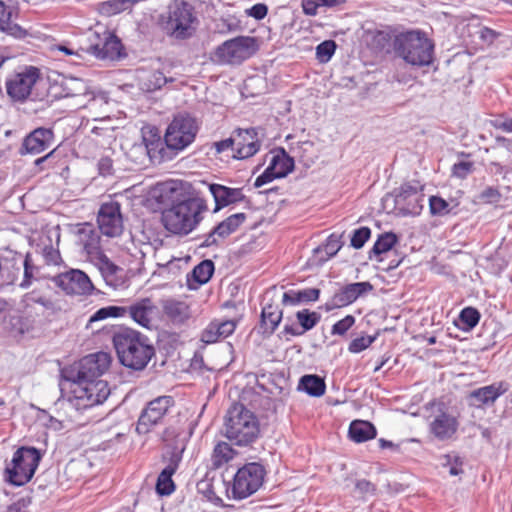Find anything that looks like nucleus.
Listing matches in <instances>:
<instances>
[{
	"mask_svg": "<svg viewBox=\"0 0 512 512\" xmlns=\"http://www.w3.org/2000/svg\"><path fill=\"white\" fill-rule=\"evenodd\" d=\"M392 45L395 54L411 66L425 67L434 61L435 44L427 33L420 29L397 34Z\"/></svg>",
	"mask_w": 512,
	"mask_h": 512,
	"instance_id": "obj_1",
	"label": "nucleus"
},
{
	"mask_svg": "<svg viewBox=\"0 0 512 512\" xmlns=\"http://www.w3.org/2000/svg\"><path fill=\"white\" fill-rule=\"evenodd\" d=\"M46 86L39 69L33 66L10 75L5 82L8 97L16 103L44 101L48 96Z\"/></svg>",
	"mask_w": 512,
	"mask_h": 512,
	"instance_id": "obj_2",
	"label": "nucleus"
},
{
	"mask_svg": "<svg viewBox=\"0 0 512 512\" xmlns=\"http://www.w3.org/2000/svg\"><path fill=\"white\" fill-rule=\"evenodd\" d=\"M206 210L207 205L202 198L181 201L164 211V226L171 233L187 235L201 222Z\"/></svg>",
	"mask_w": 512,
	"mask_h": 512,
	"instance_id": "obj_3",
	"label": "nucleus"
},
{
	"mask_svg": "<svg viewBox=\"0 0 512 512\" xmlns=\"http://www.w3.org/2000/svg\"><path fill=\"white\" fill-rule=\"evenodd\" d=\"M121 363L135 370L143 369L154 354V349L138 332L117 333L113 339Z\"/></svg>",
	"mask_w": 512,
	"mask_h": 512,
	"instance_id": "obj_4",
	"label": "nucleus"
},
{
	"mask_svg": "<svg viewBox=\"0 0 512 512\" xmlns=\"http://www.w3.org/2000/svg\"><path fill=\"white\" fill-rule=\"evenodd\" d=\"M225 435L238 445H248L256 437L254 413L242 403L234 404L228 411L225 422Z\"/></svg>",
	"mask_w": 512,
	"mask_h": 512,
	"instance_id": "obj_5",
	"label": "nucleus"
},
{
	"mask_svg": "<svg viewBox=\"0 0 512 512\" xmlns=\"http://www.w3.org/2000/svg\"><path fill=\"white\" fill-rule=\"evenodd\" d=\"M40 460L41 455L36 448H19L6 467L7 480L16 486L26 484L33 477Z\"/></svg>",
	"mask_w": 512,
	"mask_h": 512,
	"instance_id": "obj_6",
	"label": "nucleus"
},
{
	"mask_svg": "<svg viewBox=\"0 0 512 512\" xmlns=\"http://www.w3.org/2000/svg\"><path fill=\"white\" fill-rule=\"evenodd\" d=\"M71 403L76 409H85L103 403L110 394L108 383L104 380H70Z\"/></svg>",
	"mask_w": 512,
	"mask_h": 512,
	"instance_id": "obj_7",
	"label": "nucleus"
},
{
	"mask_svg": "<svg viewBox=\"0 0 512 512\" xmlns=\"http://www.w3.org/2000/svg\"><path fill=\"white\" fill-rule=\"evenodd\" d=\"M197 132L198 125L194 118L188 115H178L168 125L164 142L168 149L179 152L194 141Z\"/></svg>",
	"mask_w": 512,
	"mask_h": 512,
	"instance_id": "obj_8",
	"label": "nucleus"
},
{
	"mask_svg": "<svg viewBox=\"0 0 512 512\" xmlns=\"http://www.w3.org/2000/svg\"><path fill=\"white\" fill-rule=\"evenodd\" d=\"M425 185L419 180L413 179L403 182L394 190V202L402 215L416 216L423 209Z\"/></svg>",
	"mask_w": 512,
	"mask_h": 512,
	"instance_id": "obj_9",
	"label": "nucleus"
},
{
	"mask_svg": "<svg viewBox=\"0 0 512 512\" xmlns=\"http://www.w3.org/2000/svg\"><path fill=\"white\" fill-rule=\"evenodd\" d=\"M111 364V356L107 352H97L83 357L68 372V380L93 379L103 375Z\"/></svg>",
	"mask_w": 512,
	"mask_h": 512,
	"instance_id": "obj_10",
	"label": "nucleus"
},
{
	"mask_svg": "<svg viewBox=\"0 0 512 512\" xmlns=\"http://www.w3.org/2000/svg\"><path fill=\"white\" fill-rule=\"evenodd\" d=\"M90 91V86L83 79L60 76L52 82L49 93L54 98H73L75 99L74 106L81 108L88 105L86 98Z\"/></svg>",
	"mask_w": 512,
	"mask_h": 512,
	"instance_id": "obj_11",
	"label": "nucleus"
},
{
	"mask_svg": "<svg viewBox=\"0 0 512 512\" xmlns=\"http://www.w3.org/2000/svg\"><path fill=\"white\" fill-rule=\"evenodd\" d=\"M255 39L252 37H237L224 42L214 53V60L224 64H239L253 55Z\"/></svg>",
	"mask_w": 512,
	"mask_h": 512,
	"instance_id": "obj_12",
	"label": "nucleus"
},
{
	"mask_svg": "<svg viewBox=\"0 0 512 512\" xmlns=\"http://www.w3.org/2000/svg\"><path fill=\"white\" fill-rule=\"evenodd\" d=\"M167 28L175 38L190 37L196 29V17L192 7L184 2H176L170 8Z\"/></svg>",
	"mask_w": 512,
	"mask_h": 512,
	"instance_id": "obj_13",
	"label": "nucleus"
},
{
	"mask_svg": "<svg viewBox=\"0 0 512 512\" xmlns=\"http://www.w3.org/2000/svg\"><path fill=\"white\" fill-rule=\"evenodd\" d=\"M53 282L67 295L89 296L95 289L89 276L79 269L60 273L53 278Z\"/></svg>",
	"mask_w": 512,
	"mask_h": 512,
	"instance_id": "obj_14",
	"label": "nucleus"
},
{
	"mask_svg": "<svg viewBox=\"0 0 512 512\" xmlns=\"http://www.w3.org/2000/svg\"><path fill=\"white\" fill-rule=\"evenodd\" d=\"M97 224L103 235L119 237L124 229L120 204L115 201L103 203L97 214Z\"/></svg>",
	"mask_w": 512,
	"mask_h": 512,
	"instance_id": "obj_15",
	"label": "nucleus"
},
{
	"mask_svg": "<svg viewBox=\"0 0 512 512\" xmlns=\"http://www.w3.org/2000/svg\"><path fill=\"white\" fill-rule=\"evenodd\" d=\"M172 405L173 399L170 396H160L150 401L139 417L136 431L139 434L148 433L154 425L159 423Z\"/></svg>",
	"mask_w": 512,
	"mask_h": 512,
	"instance_id": "obj_16",
	"label": "nucleus"
},
{
	"mask_svg": "<svg viewBox=\"0 0 512 512\" xmlns=\"http://www.w3.org/2000/svg\"><path fill=\"white\" fill-rule=\"evenodd\" d=\"M263 302L261 312L262 333L270 334L278 327L283 315L280 308V295L275 287L264 293Z\"/></svg>",
	"mask_w": 512,
	"mask_h": 512,
	"instance_id": "obj_17",
	"label": "nucleus"
},
{
	"mask_svg": "<svg viewBox=\"0 0 512 512\" xmlns=\"http://www.w3.org/2000/svg\"><path fill=\"white\" fill-rule=\"evenodd\" d=\"M509 388L510 386L506 381H498L474 389L467 395L469 405L482 409L492 407L501 396L509 391Z\"/></svg>",
	"mask_w": 512,
	"mask_h": 512,
	"instance_id": "obj_18",
	"label": "nucleus"
},
{
	"mask_svg": "<svg viewBox=\"0 0 512 512\" xmlns=\"http://www.w3.org/2000/svg\"><path fill=\"white\" fill-rule=\"evenodd\" d=\"M459 428L458 417L451 414L443 403L438 406V413L429 423L430 433L438 440L453 438Z\"/></svg>",
	"mask_w": 512,
	"mask_h": 512,
	"instance_id": "obj_19",
	"label": "nucleus"
},
{
	"mask_svg": "<svg viewBox=\"0 0 512 512\" xmlns=\"http://www.w3.org/2000/svg\"><path fill=\"white\" fill-rule=\"evenodd\" d=\"M294 168L293 159L285 152L283 148L271 152V158L268 167L258 176V187L273 181L277 178H283Z\"/></svg>",
	"mask_w": 512,
	"mask_h": 512,
	"instance_id": "obj_20",
	"label": "nucleus"
},
{
	"mask_svg": "<svg viewBox=\"0 0 512 512\" xmlns=\"http://www.w3.org/2000/svg\"><path fill=\"white\" fill-rule=\"evenodd\" d=\"M256 491V463L240 468L233 481L231 494L234 499H244Z\"/></svg>",
	"mask_w": 512,
	"mask_h": 512,
	"instance_id": "obj_21",
	"label": "nucleus"
},
{
	"mask_svg": "<svg viewBox=\"0 0 512 512\" xmlns=\"http://www.w3.org/2000/svg\"><path fill=\"white\" fill-rule=\"evenodd\" d=\"M373 289V285L368 281L347 284L334 294L332 301L336 307H346Z\"/></svg>",
	"mask_w": 512,
	"mask_h": 512,
	"instance_id": "obj_22",
	"label": "nucleus"
},
{
	"mask_svg": "<svg viewBox=\"0 0 512 512\" xmlns=\"http://www.w3.org/2000/svg\"><path fill=\"white\" fill-rule=\"evenodd\" d=\"M54 140V133L48 128H36L28 134L22 144V149L28 154H39L48 149Z\"/></svg>",
	"mask_w": 512,
	"mask_h": 512,
	"instance_id": "obj_23",
	"label": "nucleus"
},
{
	"mask_svg": "<svg viewBox=\"0 0 512 512\" xmlns=\"http://www.w3.org/2000/svg\"><path fill=\"white\" fill-rule=\"evenodd\" d=\"M122 44L120 40L108 31L104 32L103 43L91 45L88 54L100 60H116L120 58Z\"/></svg>",
	"mask_w": 512,
	"mask_h": 512,
	"instance_id": "obj_24",
	"label": "nucleus"
},
{
	"mask_svg": "<svg viewBox=\"0 0 512 512\" xmlns=\"http://www.w3.org/2000/svg\"><path fill=\"white\" fill-rule=\"evenodd\" d=\"M256 129H238L233 136L235 144L234 158L244 159L256 153Z\"/></svg>",
	"mask_w": 512,
	"mask_h": 512,
	"instance_id": "obj_25",
	"label": "nucleus"
},
{
	"mask_svg": "<svg viewBox=\"0 0 512 512\" xmlns=\"http://www.w3.org/2000/svg\"><path fill=\"white\" fill-rule=\"evenodd\" d=\"M78 233L79 241L82 244L89 261L103 253L101 237L91 224H83Z\"/></svg>",
	"mask_w": 512,
	"mask_h": 512,
	"instance_id": "obj_26",
	"label": "nucleus"
},
{
	"mask_svg": "<svg viewBox=\"0 0 512 512\" xmlns=\"http://www.w3.org/2000/svg\"><path fill=\"white\" fill-rule=\"evenodd\" d=\"M245 220L243 213H237L229 216L219 223L213 231L206 237L203 246H211L218 242V238L224 239L234 232Z\"/></svg>",
	"mask_w": 512,
	"mask_h": 512,
	"instance_id": "obj_27",
	"label": "nucleus"
},
{
	"mask_svg": "<svg viewBox=\"0 0 512 512\" xmlns=\"http://www.w3.org/2000/svg\"><path fill=\"white\" fill-rule=\"evenodd\" d=\"M100 271L106 284L117 288L122 283V278L118 275L121 269L115 265L110 259L102 253L90 261Z\"/></svg>",
	"mask_w": 512,
	"mask_h": 512,
	"instance_id": "obj_28",
	"label": "nucleus"
},
{
	"mask_svg": "<svg viewBox=\"0 0 512 512\" xmlns=\"http://www.w3.org/2000/svg\"><path fill=\"white\" fill-rule=\"evenodd\" d=\"M16 15L12 7L6 6L0 1V31L15 38H25L29 35L28 31L18 24L13 23V17Z\"/></svg>",
	"mask_w": 512,
	"mask_h": 512,
	"instance_id": "obj_29",
	"label": "nucleus"
},
{
	"mask_svg": "<svg viewBox=\"0 0 512 512\" xmlns=\"http://www.w3.org/2000/svg\"><path fill=\"white\" fill-rule=\"evenodd\" d=\"M208 188L215 201L214 212L236 202L241 196L238 189L229 188L220 184H209Z\"/></svg>",
	"mask_w": 512,
	"mask_h": 512,
	"instance_id": "obj_30",
	"label": "nucleus"
},
{
	"mask_svg": "<svg viewBox=\"0 0 512 512\" xmlns=\"http://www.w3.org/2000/svg\"><path fill=\"white\" fill-rule=\"evenodd\" d=\"M155 313V306L148 298L142 299L129 307L131 318L143 327H148Z\"/></svg>",
	"mask_w": 512,
	"mask_h": 512,
	"instance_id": "obj_31",
	"label": "nucleus"
},
{
	"mask_svg": "<svg viewBox=\"0 0 512 512\" xmlns=\"http://www.w3.org/2000/svg\"><path fill=\"white\" fill-rule=\"evenodd\" d=\"M296 318L302 328V330H297L292 325H285L284 332L293 336L302 335L308 330H311L313 327L317 325L320 321L321 316L319 313L315 311H310L308 309H303L296 313Z\"/></svg>",
	"mask_w": 512,
	"mask_h": 512,
	"instance_id": "obj_32",
	"label": "nucleus"
},
{
	"mask_svg": "<svg viewBox=\"0 0 512 512\" xmlns=\"http://www.w3.org/2000/svg\"><path fill=\"white\" fill-rule=\"evenodd\" d=\"M376 434V428L368 421L356 420L349 427V436L357 443L374 439Z\"/></svg>",
	"mask_w": 512,
	"mask_h": 512,
	"instance_id": "obj_33",
	"label": "nucleus"
},
{
	"mask_svg": "<svg viewBox=\"0 0 512 512\" xmlns=\"http://www.w3.org/2000/svg\"><path fill=\"white\" fill-rule=\"evenodd\" d=\"M163 309L174 323H183L190 317L189 306L185 302L169 300L165 302Z\"/></svg>",
	"mask_w": 512,
	"mask_h": 512,
	"instance_id": "obj_34",
	"label": "nucleus"
},
{
	"mask_svg": "<svg viewBox=\"0 0 512 512\" xmlns=\"http://www.w3.org/2000/svg\"><path fill=\"white\" fill-rule=\"evenodd\" d=\"M235 456V451L226 442H219L213 450L211 455V467L219 469L223 465L231 461Z\"/></svg>",
	"mask_w": 512,
	"mask_h": 512,
	"instance_id": "obj_35",
	"label": "nucleus"
},
{
	"mask_svg": "<svg viewBox=\"0 0 512 512\" xmlns=\"http://www.w3.org/2000/svg\"><path fill=\"white\" fill-rule=\"evenodd\" d=\"M86 102L88 105L84 106L83 108H88L94 112V121L99 120L98 114L102 115L107 113L108 96L105 93H95L93 90H91L89 96L86 98ZM103 119L104 117H101L100 121H103Z\"/></svg>",
	"mask_w": 512,
	"mask_h": 512,
	"instance_id": "obj_36",
	"label": "nucleus"
},
{
	"mask_svg": "<svg viewBox=\"0 0 512 512\" xmlns=\"http://www.w3.org/2000/svg\"><path fill=\"white\" fill-rule=\"evenodd\" d=\"M300 386L311 396L320 397L325 393L324 380L317 375H305L300 379Z\"/></svg>",
	"mask_w": 512,
	"mask_h": 512,
	"instance_id": "obj_37",
	"label": "nucleus"
},
{
	"mask_svg": "<svg viewBox=\"0 0 512 512\" xmlns=\"http://www.w3.org/2000/svg\"><path fill=\"white\" fill-rule=\"evenodd\" d=\"M176 471V464H169L158 476L156 491L160 495H169L174 491L172 475Z\"/></svg>",
	"mask_w": 512,
	"mask_h": 512,
	"instance_id": "obj_38",
	"label": "nucleus"
},
{
	"mask_svg": "<svg viewBox=\"0 0 512 512\" xmlns=\"http://www.w3.org/2000/svg\"><path fill=\"white\" fill-rule=\"evenodd\" d=\"M127 313L125 307L119 306H107L97 310L88 320L87 328H91L93 323L98 321H104L109 318H120Z\"/></svg>",
	"mask_w": 512,
	"mask_h": 512,
	"instance_id": "obj_39",
	"label": "nucleus"
},
{
	"mask_svg": "<svg viewBox=\"0 0 512 512\" xmlns=\"http://www.w3.org/2000/svg\"><path fill=\"white\" fill-rule=\"evenodd\" d=\"M54 53L63 54V56L70 58L72 64H80L85 58V54H88V49L83 48L74 49L73 47L66 44L55 45L51 48Z\"/></svg>",
	"mask_w": 512,
	"mask_h": 512,
	"instance_id": "obj_40",
	"label": "nucleus"
},
{
	"mask_svg": "<svg viewBox=\"0 0 512 512\" xmlns=\"http://www.w3.org/2000/svg\"><path fill=\"white\" fill-rule=\"evenodd\" d=\"M398 242V237L393 232L381 234L374 243L371 252L375 255H381L391 250Z\"/></svg>",
	"mask_w": 512,
	"mask_h": 512,
	"instance_id": "obj_41",
	"label": "nucleus"
},
{
	"mask_svg": "<svg viewBox=\"0 0 512 512\" xmlns=\"http://www.w3.org/2000/svg\"><path fill=\"white\" fill-rule=\"evenodd\" d=\"M131 0H110L101 4L100 11L102 14L112 16L130 9Z\"/></svg>",
	"mask_w": 512,
	"mask_h": 512,
	"instance_id": "obj_42",
	"label": "nucleus"
},
{
	"mask_svg": "<svg viewBox=\"0 0 512 512\" xmlns=\"http://www.w3.org/2000/svg\"><path fill=\"white\" fill-rule=\"evenodd\" d=\"M480 312L474 307H465L459 315L460 322L464 325L463 330H471L476 327L480 321Z\"/></svg>",
	"mask_w": 512,
	"mask_h": 512,
	"instance_id": "obj_43",
	"label": "nucleus"
},
{
	"mask_svg": "<svg viewBox=\"0 0 512 512\" xmlns=\"http://www.w3.org/2000/svg\"><path fill=\"white\" fill-rule=\"evenodd\" d=\"M337 44L334 40H325L316 47V59L319 63L325 64L335 54Z\"/></svg>",
	"mask_w": 512,
	"mask_h": 512,
	"instance_id": "obj_44",
	"label": "nucleus"
},
{
	"mask_svg": "<svg viewBox=\"0 0 512 512\" xmlns=\"http://www.w3.org/2000/svg\"><path fill=\"white\" fill-rule=\"evenodd\" d=\"M214 272V263L211 260H204L193 270L194 279L200 283H207Z\"/></svg>",
	"mask_w": 512,
	"mask_h": 512,
	"instance_id": "obj_45",
	"label": "nucleus"
},
{
	"mask_svg": "<svg viewBox=\"0 0 512 512\" xmlns=\"http://www.w3.org/2000/svg\"><path fill=\"white\" fill-rule=\"evenodd\" d=\"M441 464L449 467V473L452 476H457L463 473L462 465L463 461L457 454H445L441 456Z\"/></svg>",
	"mask_w": 512,
	"mask_h": 512,
	"instance_id": "obj_46",
	"label": "nucleus"
},
{
	"mask_svg": "<svg viewBox=\"0 0 512 512\" xmlns=\"http://www.w3.org/2000/svg\"><path fill=\"white\" fill-rule=\"evenodd\" d=\"M429 210L432 216H444L449 214V203L440 196H431L429 198Z\"/></svg>",
	"mask_w": 512,
	"mask_h": 512,
	"instance_id": "obj_47",
	"label": "nucleus"
},
{
	"mask_svg": "<svg viewBox=\"0 0 512 512\" xmlns=\"http://www.w3.org/2000/svg\"><path fill=\"white\" fill-rule=\"evenodd\" d=\"M336 4L337 0H302L303 12L309 16H315L320 7H332Z\"/></svg>",
	"mask_w": 512,
	"mask_h": 512,
	"instance_id": "obj_48",
	"label": "nucleus"
},
{
	"mask_svg": "<svg viewBox=\"0 0 512 512\" xmlns=\"http://www.w3.org/2000/svg\"><path fill=\"white\" fill-rule=\"evenodd\" d=\"M371 236L370 228L363 226L353 231L350 244L355 249H360L369 240Z\"/></svg>",
	"mask_w": 512,
	"mask_h": 512,
	"instance_id": "obj_49",
	"label": "nucleus"
},
{
	"mask_svg": "<svg viewBox=\"0 0 512 512\" xmlns=\"http://www.w3.org/2000/svg\"><path fill=\"white\" fill-rule=\"evenodd\" d=\"M219 328L218 320L211 321L203 330L201 340L208 344L217 342L219 339H221V332Z\"/></svg>",
	"mask_w": 512,
	"mask_h": 512,
	"instance_id": "obj_50",
	"label": "nucleus"
},
{
	"mask_svg": "<svg viewBox=\"0 0 512 512\" xmlns=\"http://www.w3.org/2000/svg\"><path fill=\"white\" fill-rule=\"evenodd\" d=\"M376 340V336H361L353 339L348 346L351 353H360L372 345Z\"/></svg>",
	"mask_w": 512,
	"mask_h": 512,
	"instance_id": "obj_51",
	"label": "nucleus"
},
{
	"mask_svg": "<svg viewBox=\"0 0 512 512\" xmlns=\"http://www.w3.org/2000/svg\"><path fill=\"white\" fill-rule=\"evenodd\" d=\"M23 266H24V279L20 283V286L22 288H27L30 286L31 280L34 278L35 272L37 270V267L34 265L30 254H26L24 262H23Z\"/></svg>",
	"mask_w": 512,
	"mask_h": 512,
	"instance_id": "obj_52",
	"label": "nucleus"
},
{
	"mask_svg": "<svg viewBox=\"0 0 512 512\" xmlns=\"http://www.w3.org/2000/svg\"><path fill=\"white\" fill-rule=\"evenodd\" d=\"M354 323L355 318L352 315H347L332 326L331 333L333 335H344Z\"/></svg>",
	"mask_w": 512,
	"mask_h": 512,
	"instance_id": "obj_53",
	"label": "nucleus"
},
{
	"mask_svg": "<svg viewBox=\"0 0 512 512\" xmlns=\"http://www.w3.org/2000/svg\"><path fill=\"white\" fill-rule=\"evenodd\" d=\"M473 168H474L473 162L462 161V162L455 163L453 165L452 173L457 178L465 179L473 171Z\"/></svg>",
	"mask_w": 512,
	"mask_h": 512,
	"instance_id": "obj_54",
	"label": "nucleus"
},
{
	"mask_svg": "<svg viewBox=\"0 0 512 512\" xmlns=\"http://www.w3.org/2000/svg\"><path fill=\"white\" fill-rule=\"evenodd\" d=\"M391 36L388 32L377 30L372 36V46L376 49H384L390 42Z\"/></svg>",
	"mask_w": 512,
	"mask_h": 512,
	"instance_id": "obj_55",
	"label": "nucleus"
},
{
	"mask_svg": "<svg viewBox=\"0 0 512 512\" xmlns=\"http://www.w3.org/2000/svg\"><path fill=\"white\" fill-rule=\"evenodd\" d=\"M167 82V78L160 71H155L151 74L146 84L148 90L161 88Z\"/></svg>",
	"mask_w": 512,
	"mask_h": 512,
	"instance_id": "obj_56",
	"label": "nucleus"
},
{
	"mask_svg": "<svg viewBox=\"0 0 512 512\" xmlns=\"http://www.w3.org/2000/svg\"><path fill=\"white\" fill-rule=\"evenodd\" d=\"M356 490L361 495H374L376 493V485L366 479L358 480L355 484Z\"/></svg>",
	"mask_w": 512,
	"mask_h": 512,
	"instance_id": "obj_57",
	"label": "nucleus"
},
{
	"mask_svg": "<svg viewBox=\"0 0 512 512\" xmlns=\"http://www.w3.org/2000/svg\"><path fill=\"white\" fill-rule=\"evenodd\" d=\"M300 302H314L319 299L320 290L317 288H307L298 290Z\"/></svg>",
	"mask_w": 512,
	"mask_h": 512,
	"instance_id": "obj_58",
	"label": "nucleus"
},
{
	"mask_svg": "<svg viewBox=\"0 0 512 512\" xmlns=\"http://www.w3.org/2000/svg\"><path fill=\"white\" fill-rule=\"evenodd\" d=\"M283 303L284 305H297L300 304V298L299 293L296 290H289L284 292L280 296V303Z\"/></svg>",
	"mask_w": 512,
	"mask_h": 512,
	"instance_id": "obj_59",
	"label": "nucleus"
},
{
	"mask_svg": "<svg viewBox=\"0 0 512 512\" xmlns=\"http://www.w3.org/2000/svg\"><path fill=\"white\" fill-rule=\"evenodd\" d=\"M324 248L329 256H334L340 250L341 243L337 237L332 235L327 239Z\"/></svg>",
	"mask_w": 512,
	"mask_h": 512,
	"instance_id": "obj_60",
	"label": "nucleus"
},
{
	"mask_svg": "<svg viewBox=\"0 0 512 512\" xmlns=\"http://www.w3.org/2000/svg\"><path fill=\"white\" fill-rule=\"evenodd\" d=\"M98 169L101 175H111L113 171V160L109 156H104L99 160Z\"/></svg>",
	"mask_w": 512,
	"mask_h": 512,
	"instance_id": "obj_61",
	"label": "nucleus"
},
{
	"mask_svg": "<svg viewBox=\"0 0 512 512\" xmlns=\"http://www.w3.org/2000/svg\"><path fill=\"white\" fill-rule=\"evenodd\" d=\"M218 326L220 327L221 338H226L234 332L236 323L233 320H218Z\"/></svg>",
	"mask_w": 512,
	"mask_h": 512,
	"instance_id": "obj_62",
	"label": "nucleus"
},
{
	"mask_svg": "<svg viewBox=\"0 0 512 512\" xmlns=\"http://www.w3.org/2000/svg\"><path fill=\"white\" fill-rule=\"evenodd\" d=\"M28 300L34 303H38L45 307L46 309H52L54 307V303L51 299L45 296L37 295L35 292H31L28 295Z\"/></svg>",
	"mask_w": 512,
	"mask_h": 512,
	"instance_id": "obj_63",
	"label": "nucleus"
},
{
	"mask_svg": "<svg viewBox=\"0 0 512 512\" xmlns=\"http://www.w3.org/2000/svg\"><path fill=\"white\" fill-rule=\"evenodd\" d=\"M213 146L215 147L217 153H222L227 150L235 151V144H234L233 137L219 141V142H215L213 144Z\"/></svg>",
	"mask_w": 512,
	"mask_h": 512,
	"instance_id": "obj_64",
	"label": "nucleus"
}]
</instances>
